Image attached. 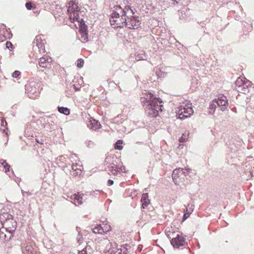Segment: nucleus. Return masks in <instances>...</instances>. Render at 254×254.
<instances>
[{
    "label": "nucleus",
    "instance_id": "72a5a7b5",
    "mask_svg": "<svg viewBox=\"0 0 254 254\" xmlns=\"http://www.w3.org/2000/svg\"><path fill=\"white\" fill-rule=\"evenodd\" d=\"M84 65V61L82 59H79L77 61V66L79 68H81Z\"/></svg>",
    "mask_w": 254,
    "mask_h": 254
},
{
    "label": "nucleus",
    "instance_id": "dca6fc26",
    "mask_svg": "<svg viewBox=\"0 0 254 254\" xmlns=\"http://www.w3.org/2000/svg\"><path fill=\"white\" fill-rule=\"evenodd\" d=\"M87 126L88 127L94 130L99 129L101 127L100 124L97 121L94 119L90 120L89 123L87 124Z\"/></svg>",
    "mask_w": 254,
    "mask_h": 254
},
{
    "label": "nucleus",
    "instance_id": "f257e3e1",
    "mask_svg": "<svg viewBox=\"0 0 254 254\" xmlns=\"http://www.w3.org/2000/svg\"><path fill=\"white\" fill-rule=\"evenodd\" d=\"M145 95V97L141 98L143 106L146 105L145 113L151 118L156 117L158 115L159 112L162 111L163 106L160 105L162 101L161 99L157 98L151 93L146 92Z\"/></svg>",
    "mask_w": 254,
    "mask_h": 254
},
{
    "label": "nucleus",
    "instance_id": "f704fd0d",
    "mask_svg": "<svg viewBox=\"0 0 254 254\" xmlns=\"http://www.w3.org/2000/svg\"><path fill=\"white\" fill-rule=\"evenodd\" d=\"M240 88H241L240 90L241 91H239V90H238V91L239 92H243L244 93H245L247 89H248V87H247V84H245V83L243 84V85L242 87H241Z\"/></svg>",
    "mask_w": 254,
    "mask_h": 254
},
{
    "label": "nucleus",
    "instance_id": "58836bf2",
    "mask_svg": "<svg viewBox=\"0 0 254 254\" xmlns=\"http://www.w3.org/2000/svg\"><path fill=\"white\" fill-rule=\"evenodd\" d=\"M6 125V122L3 119H0V126L5 127Z\"/></svg>",
    "mask_w": 254,
    "mask_h": 254
},
{
    "label": "nucleus",
    "instance_id": "79ce46f5",
    "mask_svg": "<svg viewBox=\"0 0 254 254\" xmlns=\"http://www.w3.org/2000/svg\"><path fill=\"white\" fill-rule=\"evenodd\" d=\"M12 46V44L10 42L7 41L6 43V46L7 49H9L10 47H11Z\"/></svg>",
    "mask_w": 254,
    "mask_h": 254
},
{
    "label": "nucleus",
    "instance_id": "a878e982",
    "mask_svg": "<svg viewBox=\"0 0 254 254\" xmlns=\"http://www.w3.org/2000/svg\"><path fill=\"white\" fill-rule=\"evenodd\" d=\"M25 6L28 10H30L31 9H35L36 8L35 4L33 3L32 2H26L25 4Z\"/></svg>",
    "mask_w": 254,
    "mask_h": 254
},
{
    "label": "nucleus",
    "instance_id": "6e6552de",
    "mask_svg": "<svg viewBox=\"0 0 254 254\" xmlns=\"http://www.w3.org/2000/svg\"><path fill=\"white\" fill-rule=\"evenodd\" d=\"M182 176H186V172L184 171V169L179 168L173 171L172 176L175 184L178 185L177 179Z\"/></svg>",
    "mask_w": 254,
    "mask_h": 254
},
{
    "label": "nucleus",
    "instance_id": "f03ea898",
    "mask_svg": "<svg viewBox=\"0 0 254 254\" xmlns=\"http://www.w3.org/2000/svg\"><path fill=\"white\" fill-rule=\"evenodd\" d=\"M133 14V12L128 7L123 9L120 6H117L110 18V23L112 25H116L117 27L126 26L127 14Z\"/></svg>",
    "mask_w": 254,
    "mask_h": 254
},
{
    "label": "nucleus",
    "instance_id": "39448f33",
    "mask_svg": "<svg viewBox=\"0 0 254 254\" xmlns=\"http://www.w3.org/2000/svg\"><path fill=\"white\" fill-rule=\"evenodd\" d=\"M141 22L138 16H134L127 14V22L126 26L129 29H137L140 27Z\"/></svg>",
    "mask_w": 254,
    "mask_h": 254
},
{
    "label": "nucleus",
    "instance_id": "0eeeda50",
    "mask_svg": "<svg viewBox=\"0 0 254 254\" xmlns=\"http://www.w3.org/2000/svg\"><path fill=\"white\" fill-rule=\"evenodd\" d=\"M185 238L182 236L177 234L175 238H174L171 241L172 245L175 248H179L181 246H185L186 244Z\"/></svg>",
    "mask_w": 254,
    "mask_h": 254
},
{
    "label": "nucleus",
    "instance_id": "2f4dec72",
    "mask_svg": "<svg viewBox=\"0 0 254 254\" xmlns=\"http://www.w3.org/2000/svg\"><path fill=\"white\" fill-rule=\"evenodd\" d=\"M80 30L83 34H84L85 35H87V26L85 24L81 26Z\"/></svg>",
    "mask_w": 254,
    "mask_h": 254
},
{
    "label": "nucleus",
    "instance_id": "7c9ffc66",
    "mask_svg": "<svg viewBox=\"0 0 254 254\" xmlns=\"http://www.w3.org/2000/svg\"><path fill=\"white\" fill-rule=\"evenodd\" d=\"M71 175L73 176H76L77 175H80L81 173V169H79L78 170H75V171H70Z\"/></svg>",
    "mask_w": 254,
    "mask_h": 254
},
{
    "label": "nucleus",
    "instance_id": "5fc2aeb1",
    "mask_svg": "<svg viewBox=\"0 0 254 254\" xmlns=\"http://www.w3.org/2000/svg\"><path fill=\"white\" fill-rule=\"evenodd\" d=\"M167 235L168 236H169V233H168V232H167Z\"/></svg>",
    "mask_w": 254,
    "mask_h": 254
},
{
    "label": "nucleus",
    "instance_id": "9b49d317",
    "mask_svg": "<svg viewBox=\"0 0 254 254\" xmlns=\"http://www.w3.org/2000/svg\"><path fill=\"white\" fill-rule=\"evenodd\" d=\"M9 217H11V216H9V215L7 213H5L0 216V223L2 225L3 228H5V229H7V226L8 223L10 221V218Z\"/></svg>",
    "mask_w": 254,
    "mask_h": 254
},
{
    "label": "nucleus",
    "instance_id": "9d476101",
    "mask_svg": "<svg viewBox=\"0 0 254 254\" xmlns=\"http://www.w3.org/2000/svg\"><path fill=\"white\" fill-rule=\"evenodd\" d=\"M38 37H36V42L34 41V45L33 47V56L36 58H38L41 53V51L44 50L43 49H42V45L41 44H40L41 46L40 47V45L38 43Z\"/></svg>",
    "mask_w": 254,
    "mask_h": 254
},
{
    "label": "nucleus",
    "instance_id": "20e7f679",
    "mask_svg": "<svg viewBox=\"0 0 254 254\" xmlns=\"http://www.w3.org/2000/svg\"><path fill=\"white\" fill-rule=\"evenodd\" d=\"M193 113V111L191 108V104H187L180 106L178 114L180 119H184L190 117Z\"/></svg>",
    "mask_w": 254,
    "mask_h": 254
},
{
    "label": "nucleus",
    "instance_id": "2eb2a0df",
    "mask_svg": "<svg viewBox=\"0 0 254 254\" xmlns=\"http://www.w3.org/2000/svg\"><path fill=\"white\" fill-rule=\"evenodd\" d=\"M109 245H110V248L108 250L109 252L111 254H118L119 249H120V248L118 247V245L116 243H111L110 242H109V244L107 245V247Z\"/></svg>",
    "mask_w": 254,
    "mask_h": 254
},
{
    "label": "nucleus",
    "instance_id": "e433bc0d",
    "mask_svg": "<svg viewBox=\"0 0 254 254\" xmlns=\"http://www.w3.org/2000/svg\"><path fill=\"white\" fill-rule=\"evenodd\" d=\"M216 103L213 100L212 102L209 105V109L214 110L216 108Z\"/></svg>",
    "mask_w": 254,
    "mask_h": 254
},
{
    "label": "nucleus",
    "instance_id": "c9c22d12",
    "mask_svg": "<svg viewBox=\"0 0 254 254\" xmlns=\"http://www.w3.org/2000/svg\"><path fill=\"white\" fill-rule=\"evenodd\" d=\"M20 74V72L18 70H15L14 71L12 74V76L13 78H17Z\"/></svg>",
    "mask_w": 254,
    "mask_h": 254
},
{
    "label": "nucleus",
    "instance_id": "f3484780",
    "mask_svg": "<svg viewBox=\"0 0 254 254\" xmlns=\"http://www.w3.org/2000/svg\"><path fill=\"white\" fill-rule=\"evenodd\" d=\"M141 201L142 203V207L143 208H146L150 203V200L148 198V195L147 193H144L142 195Z\"/></svg>",
    "mask_w": 254,
    "mask_h": 254
},
{
    "label": "nucleus",
    "instance_id": "49530a36",
    "mask_svg": "<svg viewBox=\"0 0 254 254\" xmlns=\"http://www.w3.org/2000/svg\"><path fill=\"white\" fill-rule=\"evenodd\" d=\"M76 230L78 232V234L81 233V228L79 227H76Z\"/></svg>",
    "mask_w": 254,
    "mask_h": 254
},
{
    "label": "nucleus",
    "instance_id": "4c0bfd02",
    "mask_svg": "<svg viewBox=\"0 0 254 254\" xmlns=\"http://www.w3.org/2000/svg\"><path fill=\"white\" fill-rule=\"evenodd\" d=\"M78 165L76 163L75 164H73V165L71 166V171H75L76 170H78L80 168V166H79V168L78 167Z\"/></svg>",
    "mask_w": 254,
    "mask_h": 254
},
{
    "label": "nucleus",
    "instance_id": "423d86ee",
    "mask_svg": "<svg viewBox=\"0 0 254 254\" xmlns=\"http://www.w3.org/2000/svg\"><path fill=\"white\" fill-rule=\"evenodd\" d=\"M217 106L221 107V110L225 111L228 106V100L227 97L223 95H219L217 99L214 100Z\"/></svg>",
    "mask_w": 254,
    "mask_h": 254
},
{
    "label": "nucleus",
    "instance_id": "c03bdc74",
    "mask_svg": "<svg viewBox=\"0 0 254 254\" xmlns=\"http://www.w3.org/2000/svg\"><path fill=\"white\" fill-rule=\"evenodd\" d=\"M114 181L112 180H109L108 181V185L109 186H111V185H113Z\"/></svg>",
    "mask_w": 254,
    "mask_h": 254
},
{
    "label": "nucleus",
    "instance_id": "3c124183",
    "mask_svg": "<svg viewBox=\"0 0 254 254\" xmlns=\"http://www.w3.org/2000/svg\"><path fill=\"white\" fill-rule=\"evenodd\" d=\"M74 89L76 90V91H78L79 90V89L78 88H77V87H76V86L75 85H74Z\"/></svg>",
    "mask_w": 254,
    "mask_h": 254
},
{
    "label": "nucleus",
    "instance_id": "ea45409f",
    "mask_svg": "<svg viewBox=\"0 0 254 254\" xmlns=\"http://www.w3.org/2000/svg\"><path fill=\"white\" fill-rule=\"evenodd\" d=\"M77 158V156L76 154H72L70 156V159H73L74 161H76L75 158Z\"/></svg>",
    "mask_w": 254,
    "mask_h": 254
},
{
    "label": "nucleus",
    "instance_id": "cd10ccee",
    "mask_svg": "<svg viewBox=\"0 0 254 254\" xmlns=\"http://www.w3.org/2000/svg\"><path fill=\"white\" fill-rule=\"evenodd\" d=\"M184 171L186 172V176L189 175V174H192L193 175H194L195 174V172L194 171H192V170L189 168H185V169H184Z\"/></svg>",
    "mask_w": 254,
    "mask_h": 254
},
{
    "label": "nucleus",
    "instance_id": "f8f14e48",
    "mask_svg": "<svg viewBox=\"0 0 254 254\" xmlns=\"http://www.w3.org/2000/svg\"><path fill=\"white\" fill-rule=\"evenodd\" d=\"M78 4V2L73 1H69L67 5L68 13L78 12L79 10Z\"/></svg>",
    "mask_w": 254,
    "mask_h": 254
},
{
    "label": "nucleus",
    "instance_id": "6ab92c4d",
    "mask_svg": "<svg viewBox=\"0 0 254 254\" xmlns=\"http://www.w3.org/2000/svg\"><path fill=\"white\" fill-rule=\"evenodd\" d=\"M69 18L71 22H74L75 21H79L78 12H70L69 13Z\"/></svg>",
    "mask_w": 254,
    "mask_h": 254
},
{
    "label": "nucleus",
    "instance_id": "473e14b6",
    "mask_svg": "<svg viewBox=\"0 0 254 254\" xmlns=\"http://www.w3.org/2000/svg\"><path fill=\"white\" fill-rule=\"evenodd\" d=\"M77 241L79 244H81L83 242V238L81 233L78 234L77 237Z\"/></svg>",
    "mask_w": 254,
    "mask_h": 254
},
{
    "label": "nucleus",
    "instance_id": "a211bd4d",
    "mask_svg": "<svg viewBox=\"0 0 254 254\" xmlns=\"http://www.w3.org/2000/svg\"><path fill=\"white\" fill-rule=\"evenodd\" d=\"M115 166L116 165H114V166H107L106 170L111 173L112 174L116 175L118 174V172L120 171L121 169L119 167H116Z\"/></svg>",
    "mask_w": 254,
    "mask_h": 254
},
{
    "label": "nucleus",
    "instance_id": "a19ab883",
    "mask_svg": "<svg viewBox=\"0 0 254 254\" xmlns=\"http://www.w3.org/2000/svg\"><path fill=\"white\" fill-rule=\"evenodd\" d=\"M22 193L23 196H25L26 195H31V192H29V191H24L22 190Z\"/></svg>",
    "mask_w": 254,
    "mask_h": 254
},
{
    "label": "nucleus",
    "instance_id": "37998d69",
    "mask_svg": "<svg viewBox=\"0 0 254 254\" xmlns=\"http://www.w3.org/2000/svg\"><path fill=\"white\" fill-rule=\"evenodd\" d=\"M245 84H247V87L251 86L252 84V82L249 80L245 81Z\"/></svg>",
    "mask_w": 254,
    "mask_h": 254
},
{
    "label": "nucleus",
    "instance_id": "aec40b11",
    "mask_svg": "<svg viewBox=\"0 0 254 254\" xmlns=\"http://www.w3.org/2000/svg\"><path fill=\"white\" fill-rule=\"evenodd\" d=\"M190 207V204H188V207H186V211L183 216V221L186 220L190 216V214L191 213V212L192 211L193 208H191Z\"/></svg>",
    "mask_w": 254,
    "mask_h": 254
},
{
    "label": "nucleus",
    "instance_id": "4468645a",
    "mask_svg": "<svg viewBox=\"0 0 254 254\" xmlns=\"http://www.w3.org/2000/svg\"><path fill=\"white\" fill-rule=\"evenodd\" d=\"M51 61V59L49 58L48 56H44L42 58H40L39 61V64L40 66L43 68L47 67Z\"/></svg>",
    "mask_w": 254,
    "mask_h": 254
},
{
    "label": "nucleus",
    "instance_id": "bb28decb",
    "mask_svg": "<svg viewBox=\"0 0 254 254\" xmlns=\"http://www.w3.org/2000/svg\"><path fill=\"white\" fill-rule=\"evenodd\" d=\"M122 143L123 141L122 140H118L115 145V149L119 150H122L123 147L122 145H120V144H122Z\"/></svg>",
    "mask_w": 254,
    "mask_h": 254
},
{
    "label": "nucleus",
    "instance_id": "5701e85b",
    "mask_svg": "<svg viewBox=\"0 0 254 254\" xmlns=\"http://www.w3.org/2000/svg\"><path fill=\"white\" fill-rule=\"evenodd\" d=\"M106 222H107L106 221L105 222H103L102 224H100L101 226V229H102V230H103L104 233L108 232L111 230V226Z\"/></svg>",
    "mask_w": 254,
    "mask_h": 254
},
{
    "label": "nucleus",
    "instance_id": "ddd939ff",
    "mask_svg": "<svg viewBox=\"0 0 254 254\" xmlns=\"http://www.w3.org/2000/svg\"><path fill=\"white\" fill-rule=\"evenodd\" d=\"M84 196L83 194H74L71 196V199L74 201V203L76 205H80L83 203L82 199Z\"/></svg>",
    "mask_w": 254,
    "mask_h": 254
},
{
    "label": "nucleus",
    "instance_id": "864d4df0",
    "mask_svg": "<svg viewBox=\"0 0 254 254\" xmlns=\"http://www.w3.org/2000/svg\"><path fill=\"white\" fill-rule=\"evenodd\" d=\"M167 235L168 236H169V233H168V232H167Z\"/></svg>",
    "mask_w": 254,
    "mask_h": 254
},
{
    "label": "nucleus",
    "instance_id": "4be33fe9",
    "mask_svg": "<svg viewBox=\"0 0 254 254\" xmlns=\"http://www.w3.org/2000/svg\"><path fill=\"white\" fill-rule=\"evenodd\" d=\"M245 78L244 77H238L236 81H235V85L238 88H241L243 86V84L245 83Z\"/></svg>",
    "mask_w": 254,
    "mask_h": 254
},
{
    "label": "nucleus",
    "instance_id": "c756f323",
    "mask_svg": "<svg viewBox=\"0 0 254 254\" xmlns=\"http://www.w3.org/2000/svg\"><path fill=\"white\" fill-rule=\"evenodd\" d=\"M189 134V132L184 133L182 137L180 138V141L181 142H186L188 139Z\"/></svg>",
    "mask_w": 254,
    "mask_h": 254
},
{
    "label": "nucleus",
    "instance_id": "1a4fd4ad",
    "mask_svg": "<svg viewBox=\"0 0 254 254\" xmlns=\"http://www.w3.org/2000/svg\"><path fill=\"white\" fill-rule=\"evenodd\" d=\"M21 249L22 254H34V248L31 245L26 242L21 244Z\"/></svg>",
    "mask_w": 254,
    "mask_h": 254
},
{
    "label": "nucleus",
    "instance_id": "8fccbe9b",
    "mask_svg": "<svg viewBox=\"0 0 254 254\" xmlns=\"http://www.w3.org/2000/svg\"><path fill=\"white\" fill-rule=\"evenodd\" d=\"M93 144L92 142V141H89V143H88V145H87V146H88L89 147H90V145H91V144Z\"/></svg>",
    "mask_w": 254,
    "mask_h": 254
},
{
    "label": "nucleus",
    "instance_id": "7ed1b4c3",
    "mask_svg": "<svg viewBox=\"0 0 254 254\" xmlns=\"http://www.w3.org/2000/svg\"><path fill=\"white\" fill-rule=\"evenodd\" d=\"M25 92L30 98H36L39 94V87L35 81H31L25 85Z\"/></svg>",
    "mask_w": 254,
    "mask_h": 254
},
{
    "label": "nucleus",
    "instance_id": "393cba45",
    "mask_svg": "<svg viewBox=\"0 0 254 254\" xmlns=\"http://www.w3.org/2000/svg\"><path fill=\"white\" fill-rule=\"evenodd\" d=\"M58 111L62 114H64L65 115H68L70 114V111L67 108L63 107H58Z\"/></svg>",
    "mask_w": 254,
    "mask_h": 254
},
{
    "label": "nucleus",
    "instance_id": "b1692460",
    "mask_svg": "<svg viewBox=\"0 0 254 254\" xmlns=\"http://www.w3.org/2000/svg\"><path fill=\"white\" fill-rule=\"evenodd\" d=\"M92 231L95 234H103V230L101 229L100 224L97 225L92 229Z\"/></svg>",
    "mask_w": 254,
    "mask_h": 254
},
{
    "label": "nucleus",
    "instance_id": "09e8293b",
    "mask_svg": "<svg viewBox=\"0 0 254 254\" xmlns=\"http://www.w3.org/2000/svg\"><path fill=\"white\" fill-rule=\"evenodd\" d=\"M5 39V37L4 36H2V37L0 38V41L2 42L3 40H4Z\"/></svg>",
    "mask_w": 254,
    "mask_h": 254
},
{
    "label": "nucleus",
    "instance_id": "603ef678",
    "mask_svg": "<svg viewBox=\"0 0 254 254\" xmlns=\"http://www.w3.org/2000/svg\"><path fill=\"white\" fill-rule=\"evenodd\" d=\"M144 58H146V56L145 55H144V57H141L140 59L143 60Z\"/></svg>",
    "mask_w": 254,
    "mask_h": 254
},
{
    "label": "nucleus",
    "instance_id": "a18cd8bd",
    "mask_svg": "<svg viewBox=\"0 0 254 254\" xmlns=\"http://www.w3.org/2000/svg\"><path fill=\"white\" fill-rule=\"evenodd\" d=\"M79 254H87L86 250L83 249L82 251L79 252Z\"/></svg>",
    "mask_w": 254,
    "mask_h": 254
},
{
    "label": "nucleus",
    "instance_id": "c85d7f7f",
    "mask_svg": "<svg viewBox=\"0 0 254 254\" xmlns=\"http://www.w3.org/2000/svg\"><path fill=\"white\" fill-rule=\"evenodd\" d=\"M3 168L5 169V172L9 171L10 166L6 162V161L4 160L1 163Z\"/></svg>",
    "mask_w": 254,
    "mask_h": 254
},
{
    "label": "nucleus",
    "instance_id": "de8ad7c7",
    "mask_svg": "<svg viewBox=\"0 0 254 254\" xmlns=\"http://www.w3.org/2000/svg\"><path fill=\"white\" fill-rule=\"evenodd\" d=\"M80 22V24L81 25H84L85 23H84V20L81 18V19H80L79 18V21Z\"/></svg>",
    "mask_w": 254,
    "mask_h": 254
},
{
    "label": "nucleus",
    "instance_id": "412c9836",
    "mask_svg": "<svg viewBox=\"0 0 254 254\" xmlns=\"http://www.w3.org/2000/svg\"><path fill=\"white\" fill-rule=\"evenodd\" d=\"M127 247H128V246L127 244L120 246L118 254H128Z\"/></svg>",
    "mask_w": 254,
    "mask_h": 254
}]
</instances>
